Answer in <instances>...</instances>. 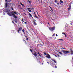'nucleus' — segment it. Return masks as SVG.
<instances>
[{
	"instance_id": "1",
	"label": "nucleus",
	"mask_w": 73,
	"mask_h": 73,
	"mask_svg": "<svg viewBox=\"0 0 73 73\" xmlns=\"http://www.w3.org/2000/svg\"><path fill=\"white\" fill-rule=\"evenodd\" d=\"M22 30H23V28L22 27H19L18 28V30H17L18 33H20V32H21Z\"/></svg>"
},
{
	"instance_id": "2",
	"label": "nucleus",
	"mask_w": 73,
	"mask_h": 73,
	"mask_svg": "<svg viewBox=\"0 0 73 73\" xmlns=\"http://www.w3.org/2000/svg\"><path fill=\"white\" fill-rule=\"evenodd\" d=\"M13 11H11L10 12V13H7L9 16H13V14H14V13H13Z\"/></svg>"
},
{
	"instance_id": "3",
	"label": "nucleus",
	"mask_w": 73,
	"mask_h": 73,
	"mask_svg": "<svg viewBox=\"0 0 73 73\" xmlns=\"http://www.w3.org/2000/svg\"><path fill=\"white\" fill-rule=\"evenodd\" d=\"M32 54L34 55L35 57H36V56H37V52H36V51H34V52H33V53H32Z\"/></svg>"
},
{
	"instance_id": "4",
	"label": "nucleus",
	"mask_w": 73,
	"mask_h": 73,
	"mask_svg": "<svg viewBox=\"0 0 73 73\" xmlns=\"http://www.w3.org/2000/svg\"><path fill=\"white\" fill-rule=\"evenodd\" d=\"M62 52L64 53V54H68V53H69V51L67 50H63L62 51Z\"/></svg>"
},
{
	"instance_id": "5",
	"label": "nucleus",
	"mask_w": 73,
	"mask_h": 73,
	"mask_svg": "<svg viewBox=\"0 0 73 73\" xmlns=\"http://www.w3.org/2000/svg\"><path fill=\"white\" fill-rule=\"evenodd\" d=\"M37 46L38 48H41L43 46V45L42 44H39L37 45Z\"/></svg>"
},
{
	"instance_id": "6",
	"label": "nucleus",
	"mask_w": 73,
	"mask_h": 73,
	"mask_svg": "<svg viewBox=\"0 0 73 73\" xmlns=\"http://www.w3.org/2000/svg\"><path fill=\"white\" fill-rule=\"evenodd\" d=\"M13 16L14 19H15L16 20L17 19V16H16V15L15 14H13Z\"/></svg>"
},
{
	"instance_id": "7",
	"label": "nucleus",
	"mask_w": 73,
	"mask_h": 73,
	"mask_svg": "<svg viewBox=\"0 0 73 73\" xmlns=\"http://www.w3.org/2000/svg\"><path fill=\"white\" fill-rule=\"evenodd\" d=\"M46 57L48 58H50V56L48 54H46Z\"/></svg>"
},
{
	"instance_id": "8",
	"label": "nucleus",
	"mask_w": 73,
	"mask_h": 73,
	"mask_svg": "<svg viewBox=\"0 0 73 73\" xmlns=\"http://www.w3.org/2000/svg\"><path fill=\"white\" fill-rule=\"evenodd\" d=\"M11 0H5L6 3H11Z\"/></svg>"
},
{
	"instance_id": "9",
	"label": "nucleus",
	"mask_w": 73,
	"mask_h": 73,
	"mask_svg": "<svg viewBox=\"0 0 73 73\" xmlns=\"http://www.w3.org/2000/svg\"><path fill=\"white\" fill-rule=\"evenodd\" d=\"M54 27H53L52 28H50L49 29L51 31H53V30H54Z\"/></svg>"
},
{
	"instance_id": "10",
	"label": "nucleus",
	"mask_w": 73,
	"mask_h": 73,
	"mask_svg": "<svg viewBox=\"0 0 73 73\" xmlns=\"http://www.w3.org/2000/svg\"><path fill=\"white\" fill-rule=\"evenodd\" d=\"M70 50L71 54H73V52L72 50L70 49Z\"/></svg>"
},
{
	"instance_id": "11",
	"label": "nucleus",
	"mask_w": 73,
	"mask_h": 73,
	"mask_svg": "<svg viewBox=\"0 0 73 73\" xmlns=\"http://www.w3.org/2000/svg\"><path fill=\"white\" fill-rule=\"evenodd\" d=\"M33 13H34V17H37L36 16V13H35V12H33Z\"/></svg>"
},
{
	"instance_id": "12",
	"label": "nucleus",
	"mask_w": 73,
	"mask_h": 73,
	"mask_svg": "<svg viewBox=\"0 0 73 73\" xmlns=\"http://www.w3.org/2000/svg\"><path fill=\"white\" fill-rule=\"evenodd\" d=\"M9 5H10L9 6H11V7H12V6H13V4L11 3H9Z\"/></svg>"
},
{
	"instance_id": "13",
	"label": "nucleus",
	"mask_w": 73,
	"mask_h": 73,
	"mask_svg": "<svg viewBox=\"0 0 73 73\" xmlns=\"http://www.w3.org/2000/svg\"><path fill=\"white\" fill-rule=\"evenodd\" d=\"M13 13H14L15 15H17V13L16 11H13Z\"/></svg>"
},
{
	"instance_id": "14",
	"label": "nucleus",
	"mask_w": 73,
	"mask_h": 73,
	"mask_svg": "<svg viewBox=\"0 0 73 73\" xmlns=\"http://www.w3.org/2000/svg\"><path fill=\"white\" fill-rule=\"evenodd\" d=\"M33 23L34 25H37V23H36L35 22V21H33Z\"/></svg>"
},
{
	"instance_id": "15",
	"label": "nucleus",
	"mask_w": 73,
	"mask_h": 73,
	"mask_svg": "<svg viewBox=\"0 0 73 73\" xmlns=\"http://www.w3.org/2000/svg\"><path fill=\"white\" fill-rule=\"evenodd\" d=\"M7 6H8V3H6L5 5V7H7Z\"/></svg>"
},
{
	"instance_id": "16",
	"label": "nucleus",
	"mask_w": 73,
	"mask_h": 73,
	"mask_svg": "<svg viewBox=\"0 0 73 73\" xmlns=\"http://www.w3.org/2000/svg\"><path fill=\"white\" fill-rule=\"evenodd\" d=\"M38 53L39 56H40V57H41V53L40 54V53H39V52H38Z\"/></svg>"
},
{
	"instance_id": "17",
	"label": "nucleus",
	"mask_w": 73,
	"mask_h": 73,
	"mask_svg": "<svg viewBox=\"0 0 73 73\" xmlns=\"http://www.w3.org/2000/svg\"><path fill=\"white\" fill-rule=\"evenodd\" d=\"M29 17H32V15L30 13H29Z\"/></svg>"
},
{
	"instance_id": "18",
	"label": "nucleus",
	"mask_w": 73,
	"mask_h": 73,
	"mask_svg": "<svg viewBox=\"0 0 73 73\" xmlns=\"http://www.w3.org/2000/svg\"><path fill=\"white\" fill-rule=\"evenodd\" d=\"M6 12L8 14V13H9V10H6Z\"/></svg>"
},
{
	"instance_id": "19",
	"label": "nucleus",
	"mask_w": 73,
	"mask_h": 73,
	"mask_svg": "<svg viewBox=\"0 0 73 73\" xmlns=\"http://www.w3.org/2000/svg\"><path fill=\"white\" fill-rule=\"evenodd\" d=\"M31 10H32V11H35V9H34V8H31Z\"/></svg>"
},
{
	"instance_id": "20",
	"label": "nucleus",
	"mask_w": 73,
	"mask_h": 73,
	"mask_svg": "<svg viewBox=\"0 0 73 73\" xmlns=\"http://www.w3.org/2000/svg\"><path fill=\"white\" fill-rule=\"evenodd\" d=\"M60 2L61 3H64V2L62 1L61 0L60 1Z\"/></svg>"
},
{
	"instance_id": "21",
	"label": "nucleus",
	"mask_w": 73,
	"mask_h": 73,
	"mask_svg": "<svg viewBox=\"0 0 73 73\" xmlns=\"http://www.w3.org/2000/svg\"><path fill=\"white\" fill-rule=\"evenodd\" d=\"M22 22L23 24V23H24V19H23L22 18Z\"/></svg>"
},
{
	"instance_id": "22",
	"label": "nucleus",
	"mask_w": 73,
	"mask_h": 73,
	"mask_svg": "<svg viewBox=\"0 0 73 73\" xmlns=\"http://www.w3.org/2000/svg\"><path fill=\"white\" fill-rule=\"evenodd\" d=\"M70 9H71V8L69 7V8H68V11H70Z\"/></svg>"
},
{
	"instance_id": "23",
	"label": "nucleus",
	"mask_w": 73,
	"mask_h": 73,
	"mask_svg": "<svg viewBox=\"0 0 73 73\" xmlns=\"http://www.w3.org/2000/svg\"><path fill=\"white\" fill-rule=\"evenodd\" d=\"M62 34L63 35H64L65 37H66V34H65V33H62Z\"/></svg>"
},
{
	"instance_id": "24",
	"label": "nucleus",
	"mask_w": 73,
	"mask_h": 73,
	"mask_svg": "<svg viewBox=\"0 0 73 73\" xmlns=\"http://www.w3.org/2000/svg\"><path fill=\"white\" fill-rule=\"evenodd\" d=\"M31 9L29 8H28L27 9H28V11H29V10H31Z\"/></svg>"
},
{
	"instance_id": "25",
	"label": "nucleus",
	"mask_w": 73,
	"mask_h": 73,
	"mask_svg": "<svg viewBox=\"0 0 73 73\" xmlns=\"http://www.w3.org/2000/svg\"><path fill=\"white\" fill-rule=\"evenodd\" d=\"M22 32H23V33H24V29H23L22 30Z\"/></svg>"
},
{
	"instance_id": "26",
	"label": "nucleus",
	"mask_w": 73,
	"mask_h": 73,
	"mask_svg": "<svg viewBox=\"0 0 73 73\" xmlns=\"http://www.w3.org/2000/svg\"><path fill=\"white\" fill-rule=\"evenodd\" d=\"M21 4L23 6H24V4H22L21 3Z\"/></svg>"
},
{
	"instance_id": "27",
	"label": "nucleus",
	"mask_w": 73,
	"mask_h": 73,
	"mask_svg": "<svg viewBox=\"0 0 73 73\" xmlns=\"http://www.w3.org/2000/svg\"><path fill=\"white\" fill-rule=\"evenodd\" d=\"M23 41L24 42H25L26 43V44H27V42H26V41H25V40H23Z\"/></svg>"
},
{
	"instance_id": "28",
	"label": "nucleus",
	"mask_w": 73,
	"mask_h": 73,
	"mask_svg": "<svg viewBox=\"0 0 73 73\" xmlns=\"http://www.w3.org/2000/svg\"><path fill=\"white\" fill-rule=\"evenodd\" d=\"M69 8H71V5H69Z\"/></svg>"
},
{
	"instance_id": "29",
	"label": "nucleus",
	"mask_w": 73,
	"mask_h": 73,
	"mask_svg": "<svg viewBox=\"0 0 73 73\" xmlns=\"http://www.w3.org/2000/svg\"><path fill=\"white\" fill-rule=\"evenodd\" d=\"M59 53H60V54H62V52H59Z\"/></svg>"
},
{
	"instance_id": "30",
	"label": "nucleus",
	"mask_w": 73,
	"mask_h": 73,
	"mask_svg": "<svg viewBox=\"0 0 73 73\" xmlns=\"http://www.w3.org/2000/svg\"><path fill=\"white\" fill-rule=\"evenodd\" d=\"M52 61H54V62L55 63H56V61L55 60H52Z\"/></svg>"
},
{
	"instance_id": "31",
	"label": "nucleus",
	"mask_w": 73,
	"mask_h": 73,
	"mask_svg": "<svg viewBox=\"0 0 73 73\" xmlns=\"http://www.w3.org/2000/svg\"><path fill=\"white\" fill-rule=\"evenodd\" d=\"M30 50L31 52H33V51L31 49H30Z\"/></svg>"
},
{
	"instance_id": "32",
	"label": "nucleus",
	"mask_w": 73,
	"mask_h": 73,
	"mask_svg": "<svg viewBox=\"0 0 73 73\" xmlns=\"http://www.w3.org/2000/svg\"><path fill=\"white\" fill-rule=\"evenodd\" d=\"M26 40L27 41H28V37L26 38Z\"/></svg>"
},
{
	"instance_id": "33",
	"label": "nucleus",
	"mask_w": 73,
	"mask_h": 73,
	"mask_svg": "<svg viewBox=\"0 0 73 73\" xmlns=\"http://www.w3.org/2000/svg\"><path fill=\"white\" fill-rule=\"evenodd\" d=\"M55 3H57V1L56 0H55Z\"/></svg>"
},
{
	"instance_id": "34",
	"label": "nucleus",
	"mask_w": 73,
	"mask_h": 73,
	"mask_svg": "<svg viewBox=\"0 0 73 73\" xmlns=\"http://www.w3.org/2000/svg\"><path fill=\"white\" fill-rule=\"evenodd\" d=\"M29 12H32V11L31 10H29Z\"/></svg>"
},
{
	"instance_id": "35",
	"label": "nucleus",
	"mask_w": 73,
	"mask_h": 73,
	"mask_svg": "<svg viewBox=\"0 0 73 73\" xmlns=\"http://www.w3.org/2000/svg\"><path fill=\"white\" fill-rule=\"evenodd\" d=\"M59 40H63V39H59Z\"/></svg>"
},
{
	"instance_id": "36",
	"label": "nucleus",
	"mask_w": 73,
	"mask_h": 73,
	"mask_svg": "<svg viewBox=\"0 0 73 73\" xmlns=\"http://www.w3.org/2000/svg\"><path fill=\"white\" fill-rule=\"evenodd\" d=\"M15 23H17V21H15Z\"/></svg>"
},
{
	"instance_id": "37",
	"label": "nucleus",
	"mask_w": 73,
	"mask_h": 73,
	"mask_svg": "<svg viewBox=\"0 0 73 73\" xmlns=\"http://www.w3.org/2000/svg\"><path fill=\"white\" fill-rule=\"evenodd\" d=\"M28 2H29V3H31V1H30L29 0V1H28Z\"/></svg>"
},
{
	"instance_id": "38",
	"label": "nucleus",
	"mask_w": 73,
	"mask_h": 73,
	"mask_svg": "<svg viewBox=\"0 0 73 73\" xmlns=\"http://www.w3.org/2000/svg\"><path fill=\"white\" fill-rule=\"evenodd\" d=\"M36 18H37V19H38V17H36Z\"/></svg>"
},
{
	"instance_id": "39",
	"label": "nucleus",
	"mask_w": 73,
	"mask_h": 73,
	"mask_svg": "<svg viewBox=\"0 0 73 73\" xmlns=\"http://www.w3.org/2000/svg\"><path fill=\"white\" fill-rule=\"evenodd\" d=\"M11 9H12V10H13V8L12 7L11 8Z\"/></svg>"
},
{
	"instance_id": "40",
	"label": "nucleus",
	"mask_w": 73,
	"mask_h": 73,
	"mask_svg": "<svg viewBox=\"0 0 73 73\" xmlns=\"http://www.w3.org/2000/svg\"><path fill=\"white\" fill-rule=\"evenodd\" d=\"M12 23H13V24H15V23L13 21H12Z\"/></svg>"
},
{
	"instance_id": "41",
	"label": "nucleus",
	"mask_w": 73,
	"mask_h": 73,
	"mask_svg": "<svg viewBox=\"0 0 73 73\" xmlns=\"http://www.w3.org/2000/svg\"><path fill=\"white\" fill-rule=\"evenodd\" d=\"M44 55H46V52H45L44 53Z\"/></svg>"
},
{
	"instance_id": "42",
	"label": "nucleus",
	"mask_w": 73,
	"mask_h": 73,
	"mask_svg": "<svg viewBox=\"0 0 73 73\" xmlns=\"http://www.w3.org/2000/svg\"><path fill=\"white\" fill-rule=\"evenodd\" d=\"M57 55L58 56V57H59V56H60V55L58 54H57Z\"/></svg>"
},
{
	"instance_id": "43",
	"label": "nucleus",
	"mask_w": 73,
	"mask_h": 73,
	"mask_svg": "<svg viewBox=\"0 0 73 73\" xmlns=\"http://www.w3.org/2000/svg\"><path fill=\"white\" fill-rule=\"evenodd\" d=\"M54 35H55V34H54L53 35H52V36H54Z\"/></svg>"
},
{
	"instance_id": "44",
	"label": "nucleus",
	"mask_w": 73,
	"mask_h": 73,
	"mask_svg": "<svg viewBox=\"0 0 73 73\" xmlns=\"http://www.w3.org/2000/svg\"><path fill=\"white\" fill-rule=\"evenodd\" d=\"M55 67L56 68H57V66H55Z\"/></svg>"
},
{
	"instance_id": "45",
	"label": "nucleus",
	"mask_w": 73,
	"mask_h": 73,
	"mask_svg": "<svg viewBox=\"0 0 73 73\" xmlns=\"http://www.w3.org/2000/svg\"><path fill=\"white\" fill-rule=\"evenodd\" d=\"M27 22H25V24H27Z\"/></svg>"
},
{
	"instance_id": "46",
	"label": "nucleus",
	"mask_w": 73,
	"mask_h": 73,
	"mask_svg": "<svg viewBox=\"0 0 73 73\" xmlns=\"http://www.w3.org/2000/svg\"><path fill=\"white\" fill-rule=\"evenodd\" d=\"M24 33V35H25V32H24V33Z\"/></svg>"
},
{
	"instance_id": "47",
	"label": "nucleus",
	"mask_w": 73,
	"mask_h": 73,
	"mask_svg": "<svg viewBox=\"0 0 73 73\" xmlns=\"http://www.w3.org/2000/svg\"><path fill=\"white\" fill-rule=\"evenodd\" d=\"M48 25H49V23H48Z\"/></svg>"
},
{
	"instance_id": "48",
	"label": "nucleus",
	"mask_w": 73,
	"mask_h": 73,
	"mask_svg": "<svg viewBox=\"0 0 73 73\" xmlns=\"http://www.w3.org/2000/svg\"><path fill=\"white\" fill-rule=\"evenodd\" d=\"M25 37H26V38H27V36H25Z\"/></svg>"
},
{
	"instance_id": "49",
	"label": "nucleus",
	"mask_w": 73,
	"mask_h": 73,
	"mask_svg": "<svg viewBox=\"0 0 73 73\" xmlns=\"http://www.w3.org/2000/svg\"><path fill=\"white\" fill-rule=\"evenodd\" d=\"M56 36H58V35H57V34H56Z\"/></svg>"
},
{
	"instance_id": "50",
	"label": "nucleus",
	"mask_w": 73,
	"mask_h": 73,
	"mask_svg": "<svg viewBox=\"0 0 73 73\" xmlns=\"http://www.w3.org/2000/svg\"><path fill=\"white\" fill-rule=\"evenodd\" d=\"M55 57H57V56H56V55H55Z\"/></svg>"
},
{
	"instance_id": "51",
	"label": "nucleus",
	"mask_w": 73,
	"mask_h": 73,
	"mask_svg": "<svg viewBox=\"0 0 73 73\" xmlns=\"http://www.w3.org/2000/svg\"><path fill=\"white\" fill-rule=\"evenodd\" d=\"M18 7H20V5H18Z\"/></svg>"
},
{
	"instance_id": "52",
	"label": "nucleus",
	"mask_w": 73,
	"mask_h": 73,
	"mask_svg": "<svg viewBox=\"0 0 73 73\" xmlns=\"http://www.w3.org/2000/svg\"><path fill=\"white\" fill-rule=\"evenodd\" d=\"M38 16H40V17H41L40 16V15H38Z\"/></svg>"
},
{
	"instance_id": "53",
	"label": "nucleus",
	"mask_w": 73,
	"mask_h": 73,
	"mask_svg": "<svg viewBox=\"0 0 73 73\" xmlns=\"http://www.w3.org/2000/svg\"><path fill=\"white\" fill-rule=\"evenodd\" d=\"M36 12L37 13H38V12H37V11H36Z\"/></svg>"
},
{
	"instance_id": "54",
	"label": "nucleus",
	"mask_w": 73,
	"mask_h": 73,
	"mask_svg": "<svg viewBox=\"0 0 73 73\" xmlns=\"http://www.w3.org/2000/svg\"><path fill=\"white\" fill-rule=\"evenodd\" d=\"M57 4H59V3H57Z\"/></svg>"
},
{
	"instance_id": "55",
	"label": "nucleus",
	"mask_w": 73,
	"mask_h": 73,
	"mask_svg": "<svg viewBox=\"0 0 73 73\" xmlns=\"http://www.w3.org/2000/svg\"><path fill=\"white\" fill-rule=\"evenodd\" d=\"M39 62H40V61H39Z\"/></svg>"
},
{
	"instance_id": "56",
	"label": "nucleus",
	"mask_w": 73,
	"mask_h": 73,
	"mask_svg": "<svg viewBox=\"0 0 73 73\" xmlns=\"http://www.w3.org/2000/svg\"><path fill=\"white\" fill-rule=\"evenodd\" d=\"M26 32H28V31H26Z\"/></svg>"
},
{
	"instance_id": "57",
	"label": "nucleus",
	"mask_w": 73,
	"mask_h": 73,
	"mask_svg": "<svg viewBox=\"0 0 73 73\" xmlns=\"http://www.w3.org/2000/svg\"><path fill=\"white\" fill-rule=\"evenodd\" d=\"M47 63H48V64H49V62H47Z\"/></svg>"
},
{
	"instance_id": "58",
	"label": "nucleus",
	"mask_w": 73,
	"mask_h": 73,
	"mask_svg": "<svg viewBox=\"0 0 73 73\" xmlns=\"http://www.w3.org/2000/svg\"><path fill=\"white\" fill-rule=\"evenodd\" d=\"M42 64H43V63H42Z\"/></svg>"
},
{
	"instance_id": "59",
	"label": "nucleus",
	"mask_w": 73,
	"mask_h": 73,
	"mask_svg": "<svg viewBox=\"0 0 73 73\" xmlns=\"http://www.w3.org/2000/svg\"><path fill=\"white\" fill-rule=\"evenodd\" d=\"M28 42L29 43V42Z\"/></svg>"
},
{
	"instance_id": "60",
	"label": "nucleus",
	"mask_w": 73,
	"mask_h": 73,
	"mask_svg": "<svg viewBox=\"0 0 73 73\" xmlns=\"http://www.w3.org/2000/svg\"><path fill=\"white\" fill-rule=\"evenodd\" d=\"M56 38H55L56 39Z\"/></svg>"
},
{
	"instance_id": "61",
	"label": "nucleus",
	"mask_w": 73,
	"mask_h": 73,
	"mask_svg": "<svg viewBox=\"0 0 73 73\" xmlns=\"http://www.w3.org/2000/svg\"><path fill=\"white\" fill-rule=\"evenodd\" d=\"M38 1H39V0H38Z\"/></svg>"
},
{
	"instance_id": "62",
	"label": "nucleus",
	"mask_w": 73,
	"mask_h": 73,
	"mask_svg": "<svg viewBox=\"0 0 73 73\" xmlns=\"http://www.w3.org/2000/svg\"><path fill=\"white\" fill-rule=\"evenodd\" d=\"M63 49H64V48H63Z\"/></svg>"
},
{
	"instance_id": "63",
	"label": "nucleus",
	"mask_w": 73,
	"mask_h": 73,
	"mask_svg": "<svg viewBox=\"0 0 73 73\" xmlns=\"http://www.w3.org/2000/svg\"><path fill=\"white\" fill-rule=\"evenodd\" d=\"M33 17H32V18H33Z\"/></svg>"
},
{
	"instance_id": "64",
	"label": "nucleus",
	"mask_w": 73,
	"mask_h": 73,
	"mask_svg": "<svg viewBox=\"0 0 73 73\" xmlns=\"http://www.w3.org/2000/svg\"><path fill=\"white\" fill-rule=\"evenodd\" d=\"M22 35V34H21Z\"/></svg>"
}]
</instances>
